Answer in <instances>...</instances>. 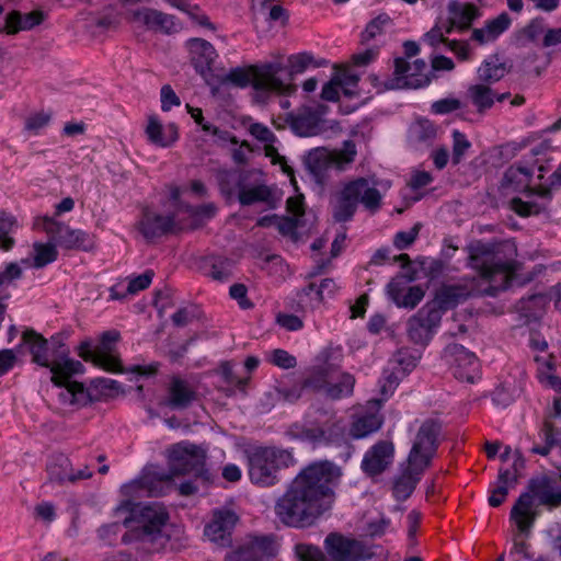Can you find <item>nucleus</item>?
Here are the masks:
<instances>
[{
    "label": "nucleus",
    "mask_w": 561,
    "mask_h": 561,
    "mask_svg": "<svg viewBox=\"0 0 561 561\" xmlns=\"http://www.w3.org/2000/svg\"><path fill=\"white\" fill-rule=\"evenodd\" d=\"M341 477V468L329 460L308 465L276 499L275 516L287 527L302 529L313 526L332 508Z\"/></svg>",
    "instance_id": "1"
},
{
    "label": "nucleus",
    "mask_w": 561,
    "mask_h": 561,
    "mask_svg": "<svg viewBox=\"0 0 561 561\" xmlns=\"http://www.w3.org/2000/svg\"><path fill=\"white\" fill-rule=\"evenodd\" d=\"M123 508L129 511V516L124 519L127 531L122 536V542L130 546L138 557L165 550L168 537L164 531L169 526V512L158 502L148 504L126 501Z\"/></svg>",
    "instance_id": "2"
},
{
    "label": "nucleus",
    "mask_w": 561,
    "mask_h": 561,
    "mask_svg": "<svg viewBox=\"0 0 561 561\" xmlns=\"http://www.w3.org/2000/svg\"><path fill=\"white\" fill-rule=\"evenodd\" d=\"M32 362L49 368L50 380L55 386L65 387L61 398L70 404L84 405L89 401L101 397H112L119 389L116 380L96 378L87 390L81 382L70 380L75 375L83 373V365L79 360L69 358L66 353H32Z\"/></svg>",
    "instance_id": "3"
},
{
    "label": "nucleus",
    "mask_w": 561,
    "mask_h": 561,
    "mask_svg": "<svg viewBox=\"0 0 561 561\" xmlns=\"http://www.w3.org/2000/svg\"><path fill=\"white\" fill-rule=\"evenodd\" d=\"M420 358V356H414L411 353L392 354L379 380L380 398L368 401L369 411L358 415L353 421L348 432L352 438H364L381 427L383 419L378 411L382 402L393 394L401 379L416 367Z\"/></svg>",
    "instance_id": "4"
},
{
    "label": "nucleus",
    "mask_w": 561,
    "mask_h": 561,
    "mask_svg": "<svg viewBox=\"0 0 561 561\" xmlns=\"http://www.w3.org/2000/svg\"><path fill=\"white\" fill-rule=\"evenodd\" d=\"M442 425L433 419L425 420L414 437L407 463L402 465L401 474L393 482V495L398 501H405L413 493L424 470L431 465L438 448V435Z\"/></svg>",
    "instance_id": "5"
},
{
    "label": "nucleus",
    "mask_w": 561,
    "mask_h": 561,
    "mask_svg": "<svg viewBox=\"0 0 561 561\" xmlns=\"http://www.w3.org/2000/svg\"><path fill=\"white\" fill-rule=\"evenodd\" d=\"M206 453L195 445L176 444L169 451V472L146 470L145 473L122 486L125 495H130L140 490H147L150 494H157L154 483L169 481L174 476L192 474L196 478L208 480V471L205 468Z\"/></svg>",
    "instance_id": "6"
},
{
    "label": "nucleus",
    "mask_w": 561,
    "mask_h": 561,
    "mask_svg": "<svg viewBox=\"0 0 561 561\" xmlns=\"http://www.w3.org/2000/svg\"><path fill=\"white\" fill-rule=\"evenodd\" d=\"M537 505L554 508L561 505V485L549 476L534 477L513 505L510 519L516 525L519 535L528 538L539 516Z\"/></svg>",
    "instance_id": "7"
},
{
    "label": "nucleus",
    "mask_w": 561,
    "mask_h": 561,
    "mask_svg": "<svg viewBox=\"0 0 561 561\" xmlns=\"http://www.w3.org/2000/svg\"><path fill=\"white\" fill-rule=\"evenodd\" d=\"M378 184L375 176H359L344 182L331 202L333 220L340 224L351 221L358 204L373 214L378 211L383 198Z\"/></svg>",
    "instance_id": "8"
},
{
    "label": "nucleus",
    "mask_w": 561,
    "mask_h": 561,
    "mask_svg": "<svg viewBox=\"0 0 561 561\" xmlns=\"http://www.w3.org/2000/svg\"><path fill=\"white\" fill-rule=\"evenodd\" d=\"M468 250L469 265L478 272L482 280L488 283L480 293L496 296L499 291L505 290L510 285L511 263L499 256L496 244L476 241L469 245Z\"/></svg>",
    "instance_id": "9"
},
{
    "label": "nucleus",
    "mask_w": 561,
    "mask_h": 561,
    "mask_svg": "<svg viewBox=\"0 0 561 561\" xmlns=\"http://www.w3.org/2000/svg\"><path fill=\"white\" fill-rule=\"evenodd\" d=\"M324 549L327 554L310 543H298L295 547L300 561H366L375 554L363 542L339 533H330L325 537Z\"/></svg>",
    "instance_id": "10"
},
{
    "label": "nucleus",
    "mask_w": 561,
    "mask_h": 561,
    "mask_svg": "<svg viewBox=\"0 0 561 561\" xmlns=\"http://www.w3.org/2000/svg\"><path fill=\"white\" fill-rule=\"evenodd\" d=\"M247 458L250 481L262 488L276 485L280 481L279 471L296 463L290 450L277 447L253 448Z\"/></svg>",
    "instance_id": "11"
},
{
    "label": "nucleus",
    "mask_w": 561,
    "mask_h": 561,
    "mask_svg": "<svg viewBox=\"0 0 561 561\" xmlns=\"http://www.w3.org/2000/svg\"><path fill=\"white\" fill-rule=\"evenodd\" d=\"M284 66L277 61L250 66L248 69L232 68L227 73V80L239 88L252 85L256 98L265 102L274 91H288L290 87L279 76Z\"/></svg>",
    "instance_id": "12"
},
{
    "label": "nucleus",
    "mask_w": 561,
    "mask_h": 561,
    "mask_svg": "<svg viewBox=\"0 0 561 561\" xmlns=\"http://www.w3.org/2000/svg\"><path fill=\"white\" fill-rule=\"evenodd\" d=\"M357 154L356 145L345 140L340 150L330 151L327 148H314L305 157V167L314 183L319 186L327 184L330 171H344L354 161Z\"/></svg>",
    "instance_id": "13"
},
{
    "label": "nucleus",
    "mask_w": 561,
    "mask_h": 561,
    "mask_svg": "<svg viewBox=\"0 0 561 561\" xmlns=\"http://www.w3.org/2000/svg\"><path fill=\"white\" fill-rule=\"evenodd\" d=\"M337 367L330 363L328 354L317 356L314 364L308 369L302 382V388L313 391L324 390L331 399H340L352 393L355 378L350 374H343L341 381L331 385L335 378Z\"/></svg>",
    "instance_id": "14"
},
{
    "label": "nucleus",
    "mask_w": 561,
    "mask_h": 561,
    "mask_svg": "<svg viewBox=\"0 0 561 561\" xmlns=\"http://www.w3.org/2000/svg\"><path fill=\"white\" fill-rule=\"evenodd\" d=\"M430 82L431 78L424 59H415L411 64L404 57H398L394 59L393 78L389 79L385 87L387 90L420 89L428 85Z\"/></svg>",
    "instance_id": "15"
},
{
    "label": "nucleus",
    "mask_w": 561,
    "mask_h": 561,
    "mask_svg": "<svg viewBox=\"0 0 561 561\" xmlns=\"http://www.w3.org/2000/svg\"><path fill=\"white\" fill-rule=\"evenodd\" d=\"M44 228L55 243L61 248L90 251L94 247V240L90 233L81 229H71L51 218L45 219Z\"/></svg>",
    "instance_id": "16"
},
{
    "label": "nucleus",
    "mask_w": 561,
    "mask_h": 561,
    "mask_svg": "<svg viewBox=\"0 0 561 561\" xmlns=\"http://www.w3.org/2000/svg\"><path fill=\"white\" fill-rule=\"evenodd\" d=\"M295 435L298 438L308 440L312 444H327L341 447L343 449L342 458L344 461H346L353 453V446L348 443L346 438L345 428L340 423H333L327 428L304 427Z\"/></svg>",
    "instance_id": "17"
},
{
    "label": "nucleus",
    "mask_w": 561,
    "mask_h": 561,
    "mask_svg": "<svg viewBox=\"0 0 561 561\" xmlns=\"http://www.w3.org/2000/svg\"><path fill=\"white\" fill-rule=\"evenodd\" d=\"M128 19L130 22L156 33L169 35L180 30V24L174 15L153 8L142 7L130 10Z\"/></svg>",
    "instance_id": "18"
},
{
    "label": "nucleus",
    "mask_w": 561,
    "mask_h": 561,
    "mask_svg": "<svg viewBox=\"0 0 561 561\" xmlns=\"http://www.w3.org/2000/svg\"><path fill=\"white\" fill-rule=\"evenodd\" d=\"M276 554L274 540L268 536L254 537L226 556V561H262Z\"/></svg>",
    "instance_id": "19"
},
{
    "label": "nucleus",
    "mask_w": 561,
    "mask_h": 561,
    "mask_svg": "<svg viewBox=\"0 0 561 561\" xmlns=\"http://www.w3.org/2000/svg\"><path fill=\"white\" fill-rule=\"evenodd\" d=\"M238 516L229 510L215 512L213 520L205 526L204 534L213 542L220 547L230 546L231 533L236 526Z\"/></svg>",
    "instance_id": "20"
},
{
    "label": "nucleus",
    "mask_w": 561,
    "mask_h": 561,
    "mask_svg": "<svg viewBox=\"0 0 561 561\" xmlns=\"http://www.w3.org/2000/svg\"><path fill=\"white\" fill-rule=\"evenodd\" d=\"M393 455V444L380 440L366 451L362 461V469L369 477L380 474L392 463Z\"/></svg>",
    "instance_id": "21"
},
{
    "label": "nucleus",
    "mask_w": 561,
    "mask_h": 561,
    "mask_svg": "<svg viewBox=\"0 0 561 561\" xmlns=\"http://www.w3.org/2000/svg\"><path fill=\"white\" fill-rule=\"evenodd\" d=\"M68 334L59 332L54 334L50 340L30 328H24L21 333V342L18 351H59L66 345Z\"/></svg>",
    "instance_id": "22"
},
{
    "label": "nucleus",
    "mask_w": 561,
    "mask_h": 561,
    "mask_svg": "<svg viewBox=\"0 0 561 561\" xmlns=\"http://www.w3.org/2000/svg\"><path fill=\"white\" fill-rule=\"evenodd\" d=\"M284 69L279 72V76L288 83L290 89L288 91H274V93L290 95L296 91V85L293 84L294 76L302 73L310 65L313 67H321L325 65V60L314 62V58L309 53H300L290 55L287 58V64L279 61Z\"/></svg>",
    "instance_id": "23"
},
{
    "label": "nucleus",
    "mask_w": 561,
    "mask_h": 561,
    "mask_svg": "<svg viewBox=\"0 0 561 561\" xmlns=\"http://www.w3.org/2000/svg\"><path fill=\"white\" fill-rule=\"evenodd\" d=\"M174 219L173 215L163 216L146 209L139 229L147 240H151L171 232L175 226Z\"/></svg>",
    "instance_id": "24"
},
{
    "label": "nucleus",
    "mask_w": 561,
    "mask_h": 561,
    "mask_svg": "<svg viewBox=\"0 0 561 561\" xmlns=\"http://www.w3.org/2000/svg\"><path fill=\"white\" fill-rule=\"evenodd\" d=\"M238 201L242 206H250L255 203H266L272 206V190L263 183L260 172H257V175L247 179V184L242 186Z\"/></svg>",
    "instance_id": "25"
},
{
    "label": "nucleus",
    "mask_w": 561,
    "mask_h": 561,
    "mask_svg": "<svg viewBox=\"0 0 561 561\" xmlns=\"http://www.w3.org/2000/svg\"><path fill=\"white\" fill-rule=\"evenodd\" d=\"M453 374L456 379L473 383L480 377V362L476 353H450Z\"/></svg>",
    "instance_id": "26"
},
{
    "label": "nucleus",
    "mask_w": 561,
    "mask_h": 561,
    "mask_svg": "<svg viewBox=\"0 0 561 561\" xmlns=\"http://www.w3.org/2000/svg\"><path fill=\"white\" fill-rule=\"evenodd\" d=\"M45 20V14L41 10H34L27 13L13 10L7 13L4 19V30L8 34L13 35L23 31H31L35 26L42 24Z\"/></svg>",
    "instance_id": "27"
},
{
    "label": "nucleus",
    "mask_w": 561,
    "mask_h": 561,
    "mask_svg": "<svg viewBox=\"0 0 561 561\" xmlns=\"http://www.w3.org/2000/svg\"><path fill=\"white\" fill-rule=\"evenodd\" d=\"M257 175V171L221 170L217 173V182L221 194L226 198L240 195L242 186L249 176Z\"/></svg>",
    "instance_id": "28"
},
{
    "label": "nucleus",
    "mask_w": 561,
    "mask_h": 561,
    "mask_svg": "<svg viewBox=\"0 0 561 561\" xmlns=\"http://www.w3.org/2000/svg\"><path fill=\"white\" fill-rule=\"evenodd\" d=\"M447 13L459 31L470 28L473 21L481 16V11L476 4L459 0L448 2Z\"/></svg>",
    "instance_id": "29"
},
{
    "label": "nucleus",
    "mask_w": 561,
    "mask_h": 561,
    "mask_svg": "<svg viewBox=\"0 0 561 561\" xmlns=\"http://www.w3.org/2000/svg\"><path fill=\"white\" fill-rule=\"evenodd\" d=\"M512 24V20L506 12H502L496 18L485 22L481 28H474L471 38L480 45L495 41L503 34Z\"/></svg>",
    "instance_id": "30"
},
{
    "label": "nucleus",
    "mask_w": 561,
    "mask_h": 561,
    "mask_svg": "<svg viewBox=\"0 0 561 561\" xmlns=\"http://www.w3.org/2000/svg\"><path fill=\"white\" fill-rule=\"evenodd\" d=\"M188 47L192 55V62L199 73L209 71L216 58L214 46L203 38H191Z\"/></svg>",
    "instance_id": "31"
},
{
    "label": "nucleus",
    "mask_w": 561,
    "mask_h": 561,
    "mask_svg": "<svg viewBox=\"0 0 561 561\" xmlns=\"http://www.w3.org/2000/svg\"><path fill=\"white\" fill-rule=\"evenodd\" d=\"M168 393L165 404L174 410L186 409L196 398L195 391L188 383L176 377L172 379Z\"/></svg>",
    "instance_id": "32"
},
{
    "label": "nucleus",
    "mask_w": 561,
    "mask_h": 561,
    "mask_svg": "<svg viewBox=\"0 0 561 561\" xmlns=\"http://www.w3.org/2000/svg\"><path fill=\"white\" fill-rule=\"evenodd\" d=\"M250 134L257 140L267 144L266 146V156L272 158L274 163H278L282 165V169L285 173L291 174L293 170L287 164L286 159L278 154L277 150L272 146L275 141L276 137L274 133L263 124L254 123L250 126Z\"/></svg>",
    "instance_id": "33"
},
{
    "label": "nucleus",
    "mask_w": 561,
    "mask_h": 561,
    "mask_svg": "<svg viewBox=\"0 0 561 561\" xmlns=\"http://www.w3.org/2000/svg\"><path fill=\"white\" fill-rule=\"evenodd\" d=\"M561 416V398H557L553 400V405L551 411L548 413L547 419L543 424V440L545 446H534L531 448V451L534 454H538L541 456H547L550 451V449L559 444V440L556 437L554 431L556 426L554 423L551 421L552 419H557Z\"/></svg>",
    "instance_id": "34"
},
{
    "label": "nucleus",
    "mask_w": 561,
    "mask_h": 561,
    "mask_svg": "<svg viewBox=\"0 0 561 561\" xmlns=\"http://www.w3.org/2000/svg\"><path fill=\"white\" fill-rule=\"evenodd\" d=\"M471 295L472 291L462 286H444L437 290L433 301L440 307V309L447 311L456 307L459 302L466 300Z\"/></svg>",
    "instance_id": "35"
},
{
    "label": "nucleus",
    "mask_w": 561,
    "mask_h": 561,
    "mask_svg": "<svg viewBox=\"0 0 561 561\" xmlns=\"http://www.w3.org/2000/svg\"><path fill=\"white\" fill-rule=\"evenodd\" d=\"M535 362L538 365L540 382L556 391H561V378L554 374L556 362L552 353H546L545 356L537 355Z\"/></svg>",
    "instance_id": "36"
},
{
    "label": "nucleus",
    "mask_w": 561,
    "mask_h": 561,
    "mask_svg": "<svg viewBox=\"0 0 561 561\" xmlns=\"http://www.w3.org/2000/svg\"><path fill=\"white\" fill-rule=\"evenodd\" d=\"M291 128L298 136L310 137L322 130V121L316 112L306 111L293 118Z\"/></svg>",
    "instance_id": "37"
},
{
    "label": "nucleus",
    "mask_w": 561,
    "mask_h": 561,
    "mask_svg": "<svg viewBox=\"0 0 561 561\" xmlns=\"http://www.w3.org/2000/svg\"><path fill=\"white\" fill-rule=\"evenodd\" d=\"M513 337L517 340V347H529L533 351H546L549 346L540 332L527 327L514 328Z\"/></svg>",
    "instance_id": "38"
},
{
    "label": "nucleus",
    "mask_w": 561,
    "mask_h": 561,
    "mask_svg": "<svg viewBox=\"0 0 561 561\" xmlns=\"http://www.w3.org/2000/svg\"><path fill=\"white\" fill-rule=\"evenodd\" d=\"M516 474H511L510 469L501 468L497 476V485L491 492L488 499L489 505L492 507L500 506L506 499L508 490L515 488Z\"/></svg>",
    "instance_id": "39"
},
{
    "label": "nucleus",
    "mask_w": 561,
    "mask_h": 561,
    "mask_svg": "<svg viewBox=\"0 0 561 561\" xmlns=\"http://www.w3.org/2000/svg\"><path fill=\"white\" fill-rule=\"evenodd\" d=\"M507 72L505 62L496 55L490 56L478 69V77L482 82L492 83L502 79Z\"/></svg>",
    "instance_id": "40"
},
{
    "label": "nucleus",
    "mask_w": 561,
    "mask_h": 561,
    "mask_svg": "<svg viewBox=\"0 0 561 561\" xmlns=\"http://www.w3.org/2000/svg\"><path fill=\"white\" fill-rule=\"evenodd\" d=\"M533 171L527 167L512 165L510 167L503 178V186L513 190H523L529 185Z\"/></svg>",
    "instance_id": "41"
},
{
    "label": "nucleus",
    "mask_w": 561,
    "mask_h": 561,
    "mask_svg": "<svg viewBox=\"0 0 561 561\" xmlns=\"http://www.w3.org/2000/svg\"><path fill=\"white\" fill-rule=\"evenodd\" d=\"M169 137L163 136V127L157 117H149L146 134L149 140L158 146L168 147L176 139L174 125L169 126Z\"/></svg>",
    "instance_id": "42"
},
{
    "label": "nucleus",
    "mask_w": 561,
    "mask_h": 561,
    "mask_svg": "<svg viewBox=\"0 0 561 561\" xmlns=\"http://www.w3.org/2000/svg\"><path fill=\"white\" fill-rule=\"evenodd\" d=\"M84 360L92 362L95 366L110 371L123 373L121 359L114 353H79Z\"/></svg>",
    "instance_id": "43"
},
{
    "label": "nucleus",
    "mask_w": 561,
    "mask_h": 561,
    "mask_svg": "<svg viewBox=\"0 0 561 561\" xmlns=\"http://www.w3.org/2000/svg\"><path fill=\"white\" fill-rule=\"evenodd\" d=\"M433 334L434 330L426 325V323L416 314L409 319L408 335L414 343L425 346L432 339Z\"/></svg>",
    "instance_id": "44"
},
{
    "label": "nucleus",
    "mask_w": 561,
    "mask_h": 561,
    "mask_svg": "<svg viewBox=\"0 0 561 561\" xmlns=\"http://www.w3.org/2000/svg\"><path fill=\"white\" fill-rule=\"evenodd\" d=\"M18 227L16 220L13 216L0 210V249L3 251L11 250L15 241L12 237L15 228Z\"/></svg>",
    "instance_id": "45"
},
{
    "label": "nucleus",
    "mask_w": 561,
    "mask_h": 561,
    "mask_svg": "<svg viewBox=\"0 0 561 561\" xmlns=\"http://www.w3.org/2000/svg\"><path fill=\"white\" fill-rule=\"evenodd\" d=\"M468 93L479 112H483L494 104L495 96L489 87L476 84L468 90Z\"/></svg>",
    "instance_id": "46"
},
{
    "label": "nucleus",
    "mask_w": 561,
    "mask_h": 561,
    "mask_svg": "<svg viewBox=\"0 0 561 561\" xmlns=\"http://www.w3.org/2000/svg\"><path fill=\"white\" fill-rule=\"evenodd\" d=\"M71 467L70 460L64 456L58 455L47 465V472L51 481L64 483L68 481L69 470Z\"/></svg>",
    "instance_id": "47"
},
{
    "label": "nucleus",
    "mask_w": 561,
    "mask_h": 561,
    "mask_svg": "<svg viewBox=\"0 0 561 561\" xmlns=\"http://www.w3.org/2000/svg\"><path fill=\"white\" fill-rule=\"evenodd\" d=\"M511 208L522 217H529L543 213L547 209V205L546 203L538 202L534 198L529 201H523L519 197H514L511 201Z\"/></svg>",
    "instance_id": "48"
},
{
    "label": "nucleus",
    "mask_w": 561,
    "mask_h": 561,
    "mask_svg": "<svg viewBox=\"0 0 561 561\" xmlns=\"http://www.w3.org/2000/svg\"><path fill=\"white\" fill-rule=\"evenodd\" d=\"M391 24V19L387 13H380L378 16L369 21L362 33V42H369L376 36L382 34L386 26Z\"/></svg>",
    "instance_id": "49"
},
{
    "label": "nucleus",
    "mask_w": 561,
    "mask_h": 561,
    "mask_svg": "<svg viewBox=\"0 0 561 561\" xmlns=\"http://www.w3.org/2000/svg\"><path fill=\"white\" fill-rule=\"evenodd\" d=\"M445 311L440 309L433 300L422 307L416 316L420 317L426 325L432 328L434 331L439 325L442 316Z\"/></svg>",
    "instance_id": "50"
},
{
    "label": "nucleus",
    "mask_w": 561,
    "mask_h": 561,
    "mask_svg": "<svg viewBox=\"0 0 561 561\" xmlns=\"http://www.w3.org/2000/svg\"><path fill=\"white\" fill-rule=\"evenodd\" d=\"M35 256H34V267L42 268L49 263L56 261L58 252L56 250V244H35Z\"/></svg>",
    "instance_id": "51"
},
{
    "label": "nucleus",
    "mask_w": 561,
    "mask_h": 561,
    "mask_svg": "<svg viewBox=\"0 0 561 561\" xmlns=\"http://www.w3.org/2000/svg\"><path fill=\"white\" fill-rule=\"evenodd\" d=\"M470 147L471 142L468 140L467 136L463 133L455 129L453 131L451 163L454 165L459 164Z\"/></svg>",
    "instance_id": "52"
},
{
    "label": "nucleus",
    "mask_w": 561,
    "mask_h": 561,
    "mask_svg": "<svg viewBox=\"0 0 561 561\" xmlns=\"http://www.w3.org/2000/svg\"><path fill=\"white\" fill-rule=\"evenodd\" d=\"M164 536L168 537L167 548L171 551H181L187 546V537L181 527L168 526Z\"/></svg>",
    "instance_id": "53"
},
{
    "label": "nucleus",
    "mask_w": 561,
    "mask_h": 561,
    "mask_svg": "<svg viewBox=\"0 0 561 561\" xmlns=\"http://www.w3.org/2000/svg\"><path fill=\"white\" fill-rule=\"evenodd\" d=\"M336 290V283L332 278H324L319 285L311 283L305 288L307 295L314 291L319 301H322L325 297L333 296Z\"/></svg>",
    "instance_id": "54"
},
{
    "label": "nucleus",
    "mask_w": 561,
    "mask_h": 561,
    "mask_svg": "<svg viewBox=\"0 0 561 561\" xmlns=\"http://www.w3.org/2000/svg\"><path fill=\"white\" fill-rule=\"evenodd\" d=\"M424 297V290L421 286L409 287L408 291L403 295L402 299L397 296L393 297L399 307L411 308L416 307Z\"/></svg>",
    "instance_id": "55"
},
{
    "label": "nucleus",
    "mask_w": 561,
    "mask_h": 561,
    "mask_svg": "<svg viewBox=\"0 0 561 561\" xmlns=\"http://www.w3.org/2000/svg\"><path fill=\"white\" fill-rule=\"evenodd\" d=\"M209 277L214 280L224 283L227 282L232 275V264L229 260H219L213 263L209 272Z\"/></svg>",
    "instance_id": "56"
},
{
    "label": "nucleus",
    "mask_w": 561,
    "mask_h": 561,
    "mask_svg": "<svg viewBox=\"0 0 561 561\" xmlns=\"http://www.w3.org/2000/svg\"><path fill=\"white\" fill-rule=\"evenodd\" d=\"M154 276L153 271L147 270L140 275L134 276L129 278L126 294L135 295L141 290L148 288L152 282Z\"/></svg>",
    "instance_id": "57"
},
{
    "label": "nucleus",
    "mask_w": 561,
    "mask_h": 561,
    "mask_svg": "<svg viewBox=\"0 0 561 561\" xmlns=\"http://www.w3.org/2000/svg\"><path fill=\"white\" fill-rule=\"evenodd\" d=\"M219 373L222 375L226 382L236 385L239 389L243 390L248 383L249 378L241 377L233 370L231 363L225 362L219 367Z\"/></svg>",
    "instance_id": "58"
},
{
    "label": "nucleus",
    "mask_w": 561,
    "mask_h": 561,
    "mask_svg": "<svg viewBox=\"0 0 561 561\" xmlns=\"http://www.w3.org/2000/svg\"><path fill=\"white\" fill-rule=\"evenodd\" d=\"M121 341V333L117 330L104 331L99 336V345L94 351H114Z\"/></svg>",
    "instance_id": "59"
},
{
    "label": "nucleus",
    "mask_w": 561,
    "mask_h": 561,
    "mask_svg": "<svg viewBox=\"0 0 561 561\" xmlns=\"http://www.w3.org/2000/svg\"><path fill=\"white\" fill-rule=\"evenodd\" d=\"M413 134L421 141H430L436 136L435 126L427 119L419 121L413 126Z\"/></svg>",
    "instance_id": "60"
},
{
    "label": "nucleus",
    "mask_w": 561,
    "mask_h": 561,
    "mask_svg": "<svg viewBox=\"0 0 561 561\" xmlns=\"http://www.w3.org/2000/svg\"><path fill=\"white\" fill-rule=\"evenodd\" d=\"M422 39L433 48H437L440 44L447 46L449 41L447 37H443V26H439V23H435V25L423 35Z\"/></svg>",
    "instance_id": "61"
},
{
    "label": "nucleus",
    "mask_w": 561,
    "mask_h": 561,
    "mask_svg": "<svg viewBox=\"0 0 561 561\" xmlns=\"http://www.w3.org/2000/svg\"><path fill=\"white\" fill-rule=\"evenodd\" d=\"M419 230V225H415L409 231H399L393 240L394 247L399 250L409 248L415 241Z\"/></svg>",
    "instance_id": "62"
},
{
    "label": "nucleus",
    "mask_w": 561,
    "mask_h": 561,
    "mask_svg": "<svg viewBox=\"0 0 561 561\" xmlns=\"http://www.w3.org/2000/svg\"><path fill=\"white\" fill-rule=\"evenodd\" d=\"M460 106H461V103L459 100L447 98V99H442V100L435 101L432 104V112L434 114L443 115V114H448L454 111H457L460 108Z\"/></svg>",
    "instance_id": "63"
},
{
    "label": "nucleus",
    "mask_w": 561,
    "mask_h": 561,
    "mask_svg": "<svg viewBox=\"0 0 561 561\" xmlns=\"http://www.w3.org/2000/svg\"><path fill=\"white\" fill-rule=\"evenodd\" d=\"M247 293L248 289L243 284H234L229 289L230 297L237 300L239 307L244 310L250 309L253 306L248 299Z\"/></svg>",
    "instance_id": "64"
}]
</instances>
